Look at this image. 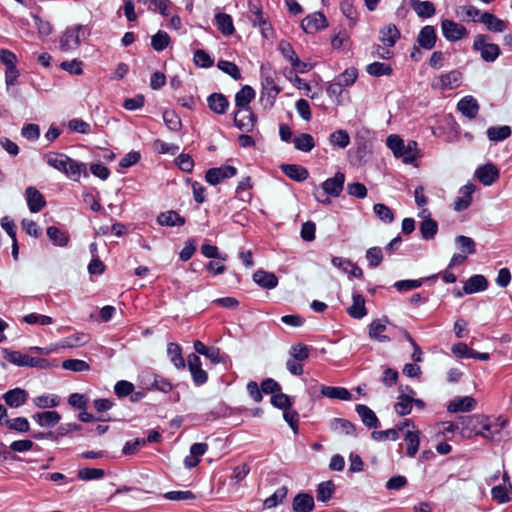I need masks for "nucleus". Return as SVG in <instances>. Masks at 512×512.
Instances as JSON below:
<instances>
[{"label": "nucleus", "instance_id": "f257e3e1", "mask_svg": "<svg viewBox=\"0 0 512 512\" xmlns=\"http://www.w3.org/2000/svg\"><path fill=\"white\" fill-rule=\"evenodd\" d=\"M248 19L253 26L260 28L261 34L264 38L270 39L274 30L271 23L268 21V17L263 11V7L260 0H248Z\"/></svg>", "mask_w": 512, "mask_h": 512}, {"label": "nucleus", "instance_id": "f03ea898", "mask_svg": "<svg viewBox=\"0 0 512 512\" xmlns=\"http://www.w3.org/2000/svg\"><path fill=\"white\" fill-rule=\"evenodd\" d=\"M486 416L474 414L468 416H460L461 435L466 438L479 436L483 429H487Z\"/></svg>", "mask_w": 512, "mask_h": 512}, {"label": "nucleus", "instance_id": "7ed1b4c3", "mask_svg": "<svg viewBox=\"0 0 512 512\" xmlns=\"http://www.w3.org/2000/svg\"><path fill=\"white\" fill-rule=\"evenodd\" d=\"M487 38L484 34H477L474 38L473 49L480 52L484 61L494 62L499 57L501 50L497 44L488 43Z\"/></svg>", "mask_w": 512, "mask_h": 512}, {"label": "nucleus", "instance_id": "20e7f679", "mask_svg": "<svg viewBox=\"0 0 512 512\" xmlns=\"http://www.w3.org/2000/svg\"><path fill=\"white\" fill-rule=\"evenodd\" d=\"M237 175V168L230 165L210 168L206 171L205 180L210 185H217L224 179L232 178Z\"/></svg>", "mask_w": 512, "mask_h": 512}, {"label": "nucleus", "instance_id": "39448f33", "mask_svg": "<svg viewBox=\"0 0 512 512\" xmlns=\"http://www.w3.org/2000/svg\"><path fill=\"white\" fill-rule=\"evenodd\" d=\"M441 29L443 36L452 42L458 41L468 34L465 26L448 19L441 21Z\"/></svg>", "mask_w": 512, "mask_h": 512}, {"label": "nucleus", "instance_id": "423d86ee", "mask_svg": "<svg viewBox=\"0 0 512 512\" xmlns=\"http://www.w3.org/2000/svg\"><path fill=\"white\" fill-rule=\"evenodd\" d=\"M188 368L196 386L205 384L208 380L207 372L201 367V360L198 355L191 353L187 357Z\"/></svg>", "mask_w": 512, "mask_h": 512}, {"label": "nucleus", "instance_id": "0eeeda50", "mask_svg": "<svg viewBox=\"0 0 512 512\" xmlns=\"http://www.w3.org/2000/svg\"><path fill=\"white\" fill-rule=\"evenodd\" d=\"M83 29L82 25L67 28L60 38V48L63 51L76 49L79 47L80 31Z\"/></svg>", "mask_w": 512, "mask_h": 512}, {"label": "nucleus", "instance_id": "6e6552de", "mask_svg": "<svg viewBox=\"0 0 512 512\" xmlns=\"http://www.w3.org/2000/svg\"><path fill=\"white\" fill-rule=\"evenodd\" d=\"M328 26L325 15L321 12H315L306 16L302 22V29L309 34L315 33L320 29H324Z\"/></svg>", "mask_w": 512, "mask_h": 512}, {"label": "nucleus", "instance_id": "1a4fd4ad", "mask_svg": "<svg viewBox=\"0 0 512 512\" xmlns=\"http://www.w3.org/2000/svg\"><path fill=\"white\" fill-rule=\"evenodd\" d=\"M345 183V175L342 172H337L331 178L326 179L322 183L323 195H330L332 197L340 196Z\"/></svg>", "mask_w": 512, "mask_h": 512}, {"label": "nucleus", "instance_id": "9d476101", "mask_svg": "<svg viewBox=\"0 0 512 512\" xmlns=\"http://www.w3.org/2000/svg\"><path fill=\"white\" fill-rule=\"evenodd\" d=\"M256 122V116L250 108L238 109L234 113V124L235 126L246 132L252 131Z\"/></svg>", "mask_w": 512, "mask_h": 512}, {"label": "nucleus", "instance_id": "9b49d317", "mask_svg": "<svg viewBox=\"0 0 512 512\" xmlns=\"http://www.w3.org/2000/svg\"><path fill=\"white\" fill-rule=\"evenodd\" d=\"M462 73L455 69L447 73H443L438 77V83L433 84V87H437L441 90L455 89L461 84Z\"/></svg>", "mask_w": 512, "mask_h": 512}, {"label": "nucleus", "instance_id": "f8f14e48", "mask_svg": "<svg viewBox=\"0 0 512 512\" xmlns=\"http://www.w3.org/2000/svg\"><path fill=\"white\" fill-rule=\"evenodd\" d=\"M474 191L475 185L472 183H467L462 186L459 190L460 196L457 197L453 203L454 210L458 212L466 210L472 203V194Z\"/></svg>", "mask_w": 512, "mask_h": 512}, {"label": "nucleus", "instance_id": "ddd939ff", "mask_svg": "<svg viewBox=\"0 0 512 512\" xmlns=\"http://www.w3.org/2000/svg\"><path fill=\"white\" fill-rule=\"evenodd\" d=\"M475 176L483 185L489 186L499 178V170L494 164L487 163L476 170Z\"/></svg>", "mask_w": 512, "mask_h": 512}, {"label": "nucleus", "instance_id": "4468645a", "mask_svg": "<svg viewBox=\"0 0 512 512\" xmlns=\"http://www.w3.org/2000/svg\"><path fill=\"white\" fill-rule=\"evenodd\" d=\"M387 324H390L387 317L373 320L369 324V337L378 342H389L390 337L383 334L386 331Z\"/></svg>", "mask_w": 512, "mask_h": 512}, {"label": "nucleus", "instance_id": "2eb2a0df", "mask_svg": "<svg viewBox=\"0 0 512 512\" xmlns=\"http://www.w3.org/2000/svg\"><path fill=\"white\" fill-rule=\"evenodd\" d=\"M476 405V400L471 396L455 397L449 402L447 410L451 413L470 412Z\"/></svg>", "mask_w": 512, "mask_h": 512}, {"label": "nucleus", "instance_id": "dca6fc26", "mask_svg": "<svg viewBox=\"0 0 512 512\" xmlns=\"http://www.w3.org/2000/svg\"><path fill=\"white\" fill-rule=\"evenodd\" d=\"M437 41L436 30L431 25L424 26L418 33L417 43L419 47L425 50H431L435 47Z\"/></svg>", "mask_w": 512, "mask_h": 512}, {"label": "nucleus", "instance_id": "f3484780", "mask_svg": "<svg viewBox=\"0 0 512 512\" xmlns=\"http://www.w3.org/2000/svg\"><path fill=\"white\" fill-rule=\"evenodd\" d=\"M28 399V392L22 388L10 389L3 394V400L11 408L24 405Z\"/></svg>", "mask_w": 512, "mask_h": 512}, {"label": "nucleus", "instance_id": "a211bd4d", "mask_svg": "<svg viewBox=\"0 0 512 512\" xmlns=\"http://www.w3.org/2000/svg\"><path fill=\"white\" fill-rule=\"evenodd\" d=\"M261 85L263 92L273 99L282 91L276 83L275 73L265 72L263 68H261Z\"/></svg>", "mask_w": 512, "mask_h": 512}, {"label": "nucleus", "instance_id": "6ab92c4d", "mask_svg": "<svg viewBox=\"0 0 512 512\" xmlns=\"http://www.w3.org/2000/svg\"><path fill=\"white\" fill-rule=\"evenodd\" d=\"M457 109L469 119H474L480 109L477 100L473 96H465L457 103Z\"/></svg>", "mask_w": 512, "mask_h": 512}, {"label": "nucleus", "instance_id": "aec40b11", "mask_svg": "<svg viewBox=\"0 0 512 512\" xmlns=\"http://www.w3.org/2000/svg\"><path fill=\"white\" fill-rule=\"evenodd\" d=\"M207 104L211 111L223 115L229 108V101L222 93H212L207 97Z\"/></svg>", "mask_w": 512, "mask_h": 512}, {"label": "nucleus", "instance_id": "412c9836", "mask_svg": "<svg viewBox=\"0 0 512 512\" xmlns=\"http://www.w3.org/2000/svg\"><path fill=\"white\" fill-rule=\"evenodd\" d=\"M4 358L16 365V366H20V367H34V359L35 357H31L27 354H24L20 351H14V350H8V349H5L4 351Z\"/></svg>", "mask_w": 512, "mask_h": 512}, {"label": "nucleus", "instance_id": "4be33fe9", "mask_svg": "<svg viewBox=\"0 0 512 512\" xmlns=\"http://www.w3.org/2000/svg\"><path fill=\"white\" fill-rule=\"evenodd\" d=\"M26 197L29 210L32 213L41 211L46 205L44 196L35 187L30 186L26 189Z\"/></svg>", "mask_w": 512, "mask_h": 512}, {"label": "nucleus", "instance_id": "5701e85b", "mask_svg": "<svg viewBox=\"0 0 512 512\" xmlns=\"http://www.w3.org/2000/svg\"><path fill=\"white\" fill-rule=\"evenodd\" d=\"M32 419L41 427L52 428L60 422L61 415L57 411H44L33 414Z\"/></svg>", "mask_w": 512, "mask_h": 512}, {"label": "nucleus", "instance_id": "b1692460", "mask_svg": "<svg viewBox=\"0 0 512 512\" xmlns=\"http://www.w3.org/2000/svg\"><path fill=\"white\" fill-rule=\"evenodd\" d=\"M69 159L70 157L60 152H48L44 155L46 163L63 174L66 172Z\"/></svg>", "mask_w": 512, "mask_h": 512}, {"label": "nucleus", "instance_id": "393cba45", "mask_svg": "<svg viewBox=\"0 0 512 512\" xmlns=\"http://www.w3.org/2000/svg\"><path fill=\"white\" fill-rule=\"evenodd\" d=\"M347 313L354 319H362L367 315L365 298L359 293H353L352 305L347 308Z\"/></svg>", "mask_w": 512, "mask_h": 512}, {"label": "nucleus", "instance_id": "a878e982", "mask_svg": "<svg viewBox=\"0 0 512 512\" xmlns=\"http://www.w3.org/2000/svg\"><path fill=\"white\" fill-rule=\"evenodd\" d=\"M314 498L309 493H298L292 502L294 512H311L314 509Z\"/></svg>", "mask_w": 512, "mask_h": 512}, {"label": "nucleus", "instance_id": "bb28decb", "mask_svg": "<svg viewBox=\"0 0 512 512\" xmlns=\"http://www.w3.org/2000/svg\"><path fill=\"white\" fill-rule=\"evenodd\" d=\"M208 450L206 443H194L190 447V454L185 457L184 465L186 468H193L200 462V457L203 456Z\"/></svg>", "mask_w": 512, "mask_h": 512}, {"label": "nucleus", "instance_id": "cd10ccee", "mask_svg": "<svg viewBox=\"0 0 512 512\" xmlns=\"http://www.w3.org/2000/svg\"><path fill=\"white\" fill-rule=\"evenodd\" d=\"M488 288L487 279L480 274L471 276L463 286L465 294H474L477 292L485 291Z\"/></svg>", "mask_w": 512, "mask_h": 512}, {"label": "nucleus", "instance_id": "c85d7f7f", "mask_svg": "<svg viewBox=\"0 0 512 512\" xmlns=\"http://www.w3.org/2000/svg\"><path fill=\"white\" fill-rule=\"evenodd\" d=\"M355 410L363 424L368 428H377L380 425L375 412L364 404H357Z\"/></svg>", "mask_w": 512, "mask_h": 512}, {"label": "nucleus", "instance_id": "c756f323", "mask_svg": "<svg viewBox=\"0 0 512 512\" xmlns=\"http://www.w3.org/2000/svg\"><path fill=\"white\" fill-rule=\"evenodd\" d=\"M281 171L287 177L297 182L305 181L309 177L308 170L297 164H283L281 166Z\"/></svg>", "mask_w": 512, "mask_h": 512}, {"label": "nucleus", "instance_id": "7c9ffc66", "mask_svg": "<svg viewBox=\"0 0 512 512\" xmlns=\"http://www.w3.org/2000/svg\"><path fill=\"white\" fill-rule=\"evenodd\" d=\"M481 23H483L489 31L492 32H503L507 28V24L504 20L498 18L494 14L490 12H484L481 14L479 19Z\"/></svg>", "mask_w": 512, "mask_h": 512}, {"label": "nucleus", "instance_id": "2f4dec72", "mask_svg": "<svg viewBox=\"0 0 512 512\" xmlns=\"http://www.w3.org/2000/svg\"><path fill=\"white\" fill-rule=\"evenodd\" d=\"M157 222L161 226L174 227L183 226L186 220L178 212L170 210L166 212H161L157 216Z\"/></svg>", "mask_w": 512, "mask_h": 512}, {"label": "nucleus", "instance_id": "473e14b6", "mask_svg": "<svg viewBox=\"0 0 512 512\" xmlns=\"http://www.w3.org/2000/svg\"><path fill=\"white\" fill-rule=\"evenodd\" d=\"M320 392L322 396L330 399H339L343 401H350L352 399V394L344 387L322 385Z\"/></svg>", "mask_w": 512, "mask_h": 512}, {"label": "nucleus", "instance_id": "72a5a7b5", "mask_svg": "<svg viewBox=\"0 0 512 512\" xmlns=\"http://www.w3.org/2000/svg\"><path fill=\"white\" fill-rule=\"evenodd\" d=\"M404 441L406 442V454L408 457L413 458L417 454L420 445V431L407 430L404 434Z\"/></svg>", "mask_w": 512, "mask_h": 512}, {"label": "nucleus", "instance_id": "f704fd0d", "mask_svg": "<svg viewBox=\"0 0 512 512\" xmlns=\"http://www.w3.org/2000/svg\"><path fill=\"white\" fill-rule=\"evenodd\" d=\"M253 280L262 288L273 289L278 285V278L274 273L258 270L253 274Z\"/></svg>", "mask_w": 512, "mask_h": 512}, {"label": "nucleus", "instance_id": "c9c22d12", "mask_svg": "<svg viewBox=\"0 0 512 512\" xmlns=\"http://www.w3.org/2000/svg\"><path fill=\"white\" fill-rule=\"evenodd\" d=\"M254 89L249 86H243L235 95V106L238 109H247L248 104L255 98Z\"/></svg>", "mask_w": 512, "mask_h": 512}, {"label": "nucleus", "instance_id": "e433bc0d", "mask_svg": "<svg viewBox=\"0 0 512 512\" xmlns=\"http://www.w3.org/2000/svg\"><path fill=\"white\" fill-rule=\"evenodd\" d=\"M330 428L339 434L356 436L355 425L344 418H334L330 422Z\"/></svg>", "mask_w": 512, "mask_h": 512}, {"label": "nucleus", "instance_id": "4c0bfd02", "mask_svg": "<svg viewBox=\"0 0 512 512\" xmlns=\"http://www.w3.org/2000/svg\"><path fill=\"white\" fill-rule=\"evenodd\" d=\"M410 5L416 14L423 19L432 17L435 12V6L430 1L410 0Z\"/></svg>", "mask_w": 512, "mask_h": 512}, {"label": "nucleus", "instance_id": "58836bf2", "mask_svg": "<svg viewBox=\"0 0 512 512\" xmlns=\"http://www.w3.org/2000/svg\"><path fill=\"white\" fill-rule=\"evenodd\" d=\"M380 40L383 45L393 47L400 38V31L394 24H389L380 30Z\"/></svg>", "mask_w": 512, "mask_h": 512}, {"label": "nucleus", "instance_id": "ea45409f", "mask_svg": "<svg viewBox=\"0 0 512 512\" xmlns=\"http://www.w3.org/2000/svg\"><path fill=\"white\" fill-rule=\"evenodd\" d=\"M486 426L487 429H483V432L479 434V436L487 439V440H494L495 435L499 434L501 429L507 424V420L502 419L501 417H498L496 419V422L492 424L490 422L489 417L486 416Z\"/></svg>", "mask_w": 512, "mask_h": 512}, {"label": "nucleus", "instance_id": "a19ab883", "mask_svg": "<svg viewBox=\"0 0 512 512\" xmlns=\"http://www.w3.org/2000/svg\"><path fill=\"white\" fill-rule=\"evenodd\" d=\"M167 354L177 369H184L186 367V362L182 355V349L179 344L174 342L168 343Z\"/></svg>", "mask_w": 512, "mask_h": 512}, {"label": "nucleus", "instance_id": "79ce46f5", "mask_svg": "<svg viewBox=\"0 0 512 512\" xmlns=\"http://www.w3.org/2000/svg\"><path fill=\"white\" fill-rule=\"evenodd\" d=\"M64 174L74 181H78L82 174L85 177L88 176L86 165L83 162H78L72 158L69 159V164H67L66 172Z\"/></svg>", "mask_w": 512, "mask_h": 512}, {"label": "nucleus", "instance_id": "37998d69", "mask_svg": "<svg viewBox=\"0 0 512 512\" xmlns=\"http://www.w3.org/2000/svg\"><path fill=\"white\" fill-rule=\"evenodd\" d=\"M487 137L492 142H500L509 138L512 130L509 126H492L487 129Z\"/></svg>", "mask_w": 512, "mask_h": 512}, {"label": "nucleus", "instance_id": "c03bdc74", "mask_svg": "<svg viewBox=\"0 0 512 512\" xmlns=\"http://www.w3.org/2000/svg\"><path fill=\"white\" fill-rule=\"evenodd\" d=\"M216 25L218 30L226 36H230L234 33L235 28L232 17L226 13H218L215 16Z\"/></svg>", "mask_w": 512, "mask_h": 512}, {"label": "nucleus", "instance_id": "a18cd8bd", "mask_svg": "<svg viewBox=\"0 0 512 512\" xmlns=\"http://www.w3.org/2000/svg\"><path fill=\"white\" fill-rule=\"evenodd\" d=\"M413 408V397L408 394H400L394 404V410L399 416L411 413Z\"/></svg>", "mask_w": 512, "mask_h": 512}, {"label": "nucleus", "instance_id": "49530a36", "mask_svg": "<svg viewBox=\"0 0 512 512\" xmlns=\"http://www.w3.org/2000/svg\"><path fill=\"white\" fill-rule=\"evenodd\" d=\"M420 232L425 240L433 239L437 234L438 223L430 217V214L420 223Z\"/></svg>", "mask_w": 512, "mask_h": 512}, {"label": "nucleus", "instance_id": "de8ad7c7", "mask_svg": "<svg viewBox=\"0 0 512 512\" xmlns=\"http://www.w3.org/2000/svg\"><path fill=\"white\" fill-rule=\"evenodd\" d=\"M60 401V397L54 394H43L33 398V404L39 409L55 408Z\"/></svg>", "mask_w": 512, "mask_h": 512}, {"label": "nucleus", "instance_id": "09e8293b", "mask_svg": "<svg viewBox=\"0 0 512 512\" xmlns=\"http://www.w3.org/2000/svg\"><path fill=\"white\" fill-rule=\"evenodd\" d=\"M46 232L49 240L56 246L64 247L69 242V235L56 226H49Z\"/></svg>", "mask_w": 512, "mask_h": 512}, {"label": "nucleus", "instance_id": "8fccbe9b", "mask_svg": "<svg viewBox=\"0 0 512 512\" xmlns=\"http://www.w3.org/2000/svg\"><path fill=\"white\" fill-rule=\"evenodd\" d=\"M335 492L333 481H324L318 484L316 489V499L320 502H328Z\"/></svg>", "mask_w": 512, "mask_h": 512}, {"label": "nucleus", "instance_id": "3c124183", "mask_svg": "<svg viewBox=\"0 0 512 512\" xmlns=\"http://www.w3.org/2000/svg\"><path fill=\"white\" fill-rule=\"evenodd\" d=\"M294 147L302 152H310L315 147V141L312 135L301 133L293 139Z\"/></svg>", "mask_w": 512, "mask_h": 512}, {"label": "nucleus", "instance_id": "603ef678", "mask_svg": "<svg viewBox=\"0 0 512 512\" xmlns=\"http://www.w3.org/2000/svg\"><path fill=\"white\" fill-rule=\"evenodd\" d=\"M418 157H420V154L417 142L414 140L408 141V143L404 146L400 158L403 159L405 164H412Z\"/></svg>", "mask_w": 512, "mask_h": 512}, {"label": "nucleus", "instance_id": "864d4df0", "mask_svg": "<svg viewBox=\"0 0 512 512\" xmlns=\"http://www.w3.org/2000/svg\"><path fill=\"white\" fill-rule=\"evenodd\" d=\"M455 243L462 254L466 256L476 252V244L474 240L468 236L459 235L455 238Z\"/></svg>", "mask_w": 512, "mask_h": 512}, {"label": "nucleus", "instance_id": "5fc2aeb1", "mask_svg": "<svg viewBox=\"0 0 512 512\" xmlns=\"http://www.w3.org/2000/svg\"><path fill=\"white\" fill-rule=\"evenodd\" d=\"M366 71L371 76L380 77L390 76L393 72V69L387 63L373 62L367 66Z\"/></svg>", "mask_w": 512, "mask_h": 512}, {"label": "nucleus", "instance_id": "6e6d98bb", "mask_svg": "<svg viewBox=\"0 0 512 512\" xmlns=\"http://www.w3.org/2000/svg\"><path fill=\"white\" fill-rule=\"evenodd\" d=\"M288 489L285 486L278 488L271 496L264 500V508L271 509L281 504L286 498Z\"/></svg>", "mask_w": 512, "mask_h": 512}, {"label": "nucleus", "instance_id": "4d7b16f0", "mask_svg": "<svg viewBox=\"0 0 512 512\" xmlns=\"http://www.w3.org/2000/svg\"><path fill=\"white\" fill-rule=\"evenodd\" d=\"M105 476V471L100 468H81L77 472V477L82 481L99 480Z\"/></svg>", "mask_w": 512, "mask_h": 512}, {"label": "nucleus", "instance_id": "13d9d810", "mask_svg": "<svg viewBox=\"0 0 512 512\" xmlns=\"http://www.w3.org/2000/svg\"><path fill=\"white\" fill-rule=\"evenodd\" d=\"M5 426L9 430H13L19 433H26L30 430V424L25 417H16L13 419L5 420Z\"/></svg>", "mask_w": 512, "mask_h": 512}, {"label": "nucleus", "instance_id": "bf43d9fd", "mask_svg": "<svg viewBox=\"0 0 512 512\" xmlns=\"http://www.w3.org/2000/svg\"><path fill=\"white\" fill-rule=\"evenodd\" d=\"M330 143L339 148H345L350 143V137L346 130H336L329 137Z\"/></svg>", "mask_w": 512, "mask_h": 512}, {"label": "nucleus", "instance_id": "052dcab7", "mask_svg": "<svg viewBox=\"0 0 512 512\" xmlns=\"http://www.w3.org/2000/svg\"><path fill=\"white\" fill-rule=\"evenodd\" d=\"M289 355L291 358L301 362L309 358L310 349L304 343H297L290 347Z\"/></svg>", "mask_w": 512, "mask_h": 512}, {"label": "nucleus", "instance_id": "680f3d73", "mask_svg": "<svg viewBox=\"0 0 512 512\" xmlns=\"http://www.w3.org/2000/svg\"><path fill=\"white\" fill-rule=\"evenodd\" d=\"M170 43L169 35L162 30H159L155 35L152 36L151 45L154 50L160 52L168 47Z\"/></svg>", "mask_w": 512, "mask_h": 512}, {"label": "nucleus", "instance_id": "e2e57ef3", "mask_svg": "<svg viewBox=\"0 0 512 512\" xmlns=\"http://www.w3.org/2000/svg\"><path fill=\"white\" fill-rule=\"evenodd\" d=\"M386 144H387L388 148L391 149V151L393 152L395 157H397V158L401 157L405 143L400 136H398L396 134L389 135L386 139Z\"/></svg>", "mask_w": 512, "mask_h": 512}, {"label": "nucleus", "instance_id": "0e129e2a", "mask_svg": "<svg viewBox=\"0 0 512 512\" xmlns=\"http://www.w3.org/2000/svg\"><path fill=\"white\" fill-rule=\"evenodd\" d=\"M217 67L224 73L231 76L234 80H240L242 78L239 67L233 62L220 60L217 63Z\"/></svg>", "mask_w": 512, "mask_h": 512}, {"label": "nucleus", "instance_id": "69168bd1", "mask_svg": "<svg viewBox=\"0 0 512 512\" xmlns=\"http://www.w3.org/2000/svg\"><path fill=\"white\" fill-rule=\"evenodd\" d=\"M163 120L167 128L171 131H178L181 128V119L173 110L163 112Z\"/></svg>", "mask_w": 512, "mask_h": 512}, {"label": "nucleus", "instance_id": "338daca9", "mask_svg": "<svg viewBox=\"0 0 512 512\" xmlns=\"http://www.w3.org/2000/svg\"><path fill=\"white\" fill-rule=\"evenodd\" d=\"M200 250L203 256H205L206 258L219 259L222 261H226L228 258V255L226 253L221 254L217 246L211 245L209 243H203L201 245Z\"/></svg>", "mask_w": 512, "mask_h": 512}, {"label": "nucleus", "instance_id": "774afa93", "mask_svg": "<svg viewBox=\"0 0 512 512\" xmlns=\"http://www.w3.org/2000/svg\"><path fill=\"white\" fill-rule=\"evenodd\" d=\"M376 216L385 223H391L394 220L393 211L385 204L377 203L373 207Z\"/></svg>", "mask_w": 512, "mask_h": 512}]
</instances>
